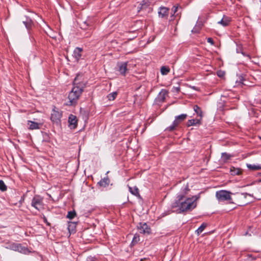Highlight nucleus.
<instances>
[{"mask_svg":"<svg viewBox=\"0 0 261 261\" xmlns=\"http://www.w3.org/2000/svg\"><path fill=\"white\" fill-rule=\"evenodd\" d=\"M129 190L130 192L132 194H133L136 196H139V190L136 187H129Z\"/></svg>","mask_w":261,"mask_h":261,"instance_id":"a211bd4d","label":"nucleus"},{"mask_svg":"<svg viewBox=\"0 0 261 261\" xmlns=\"http://www.w3.org/2000/svg\"><path fill=\"white\" fill-rule=\"evenodd\" d=\"M230 22V20L227 17H223V19L218 22V23L222 24L223 26H227Z\"/></svg>","mask_w":261,"mask_h":261,"instance_id":"aec40b11","label":"nucleus"},{"mask_svg":"<svg viewBox=\"0 0 261 261\" xmlns=\"http://www.w3.org/2000/svg\"><path fill=\"white\" fill-rule=\"evenodd\" d=\"M231 157V155L230 154H228L226 153H223L222 154L221 159L223 160V162H225L227 160H229Z\"/></svg>","mask_w":261,"mask_h":261,"instance_id":"b1692460","label":"nucleus"},{"mask_svg":"<svg viewBox=\"0 0 261 261\" xmlns=\"http://www.w3.org/2000/svg\"><path fill=\"white\" fill-rule=\"evenodd\" d=\"M247 166L249 169L253 170H257L261 169V165L247 164Z\"/></svg>","mask_w":261,"mask_h":261,"instance_id":"412c9836","label":"nucleus"},{"mask_svg":"<svg viewBox=\"0 0 261 261\" xmlns=\"http://www.w3.org/2000/svg\"><path fill=\"white\" fill-rule=\"evenodd\" d=\"M217 74L219 77L222 78L224 76L225 72L224 71L219 70L217 71Z\"/></svg>","mask_w":261,"mask_h":261,"instance_id":"7c9ffc66","label":"nucleus"},{"mask_svg":"<svg viewBox=\"0 0 261 261\" xmlns=\"http://www.w3.org/2000/svg\"><path fill=\"white\" fill-rule=\"evenodd\" d=\"M230 172L232 175H240L242 173V171L240 168H236L233 167L230 168Z\"/></svg>","mask_w":261,"mask_h":261,"instance_id":"f3484780","label":"nucleus"},{"mask_svg":"<svg viewBox=\"0 0 261 261\" xmlns=\"http://www.w3.org/2000/svg\"><path fill=\"white\" fill-rule=\"evenodd\" d=\"M260 174H261V173H260Z\"/></svg>","mask_w":261,"mask_h":261,"instance_id":"ea45409f","label":"nucleus"},{"mask_svg":"<svg viewBox=\"0 0 261 261\" xmlns=\"http://www.w3.org/2000/svg\"><path fill=\"white\" fill-rule=\"evenodd\" d=\"M206 224L205 223H203L196 230V232L198 235H199L200 233H201L204 228L206 227Z\"/></svg>","mask_w":261,"mask_h":261,"instance_id":"a878e982","label":"nucleus"},{"mask_svg":"<svg viewBox=\"0 0 261 261\" xmlns=\"http://www.w3.org/2000/svg\"><path fill=\"white\" fill-rule=\"evenodd\" d=\"M207 41L208 43H210L211 44H214V41L211 38H208L207 39Z\"/></svg>","mask_w":261,"mask_h":261,"instance_id":"72a5a7b5","label":"nucleus"},{"mask_svg":"<svg viewBox=\"0 0 261 261\" xmlns=\"http://www.w3.org/2000/svg\"><path fill=\"white\" fill-rule=\"evenodd\" d=\"M62 116V113L57 109H53L51 114L50 119L51 121L55 123L58 124L60 122V119Z\"/></svg>","mask_w":261,"mask_h":261,"instance_id":"39448f33","label":"nucleus"},{"mask_svg":"<svg viewBox=\"0 0 261 261\" xmlns=\"http://www.w3.org/2000/svg\"><path fill=\"white\" fill-rule=\"evenodd\" d=\"M140 240L139 236L138 234H135L133 238L132 244L134 245L137 243Z\"/></svg>","mask_w":261,"mask_h":261,"instance_id":"c85d7f7f","label":"nucleus"},{"mask_svg":"<svg viewBox=\"0 0 261 261\" xmlns=\"http://www.w3.org/2000/svg\"><path fill=\"white\" fill-rule=\"evenodd\" d=\"M138 229L139 230L140 233L145 234H149L151 232L150 228L145 223H139L138 225Z\"/></svg>","mask_w":261,"mask_h":261,"instance_id":"0eeeda50","label":"nucleus"},{"mask_svg":"<svg viewBox=\"0 0 261 261\" xmlns=\"http://www.w3.org/2000/svg\"><path fill=\"white\" fill-rule=\"evenodd\" d=\"M173 16V15H172L171 16V17L172 18Z\"/></svg>","mask_w":261,"mask_h":261,"instance_id":"58836bf2","label":"nucleus"},{"mask_svg":"<svg viewBox=\"0 0 261 261\" xmlns=\"http://www.w3.org/2000/svg\"><path fill=\"white\" fill-rule=\"evenodd\" d=\"M28 124L30 129H38L39 128V125H41L40 123H38L32 121H28Z\"/></svg>","mask_w":261,"mask_h":261,"instance_id":"2eb2a0df","label":"nucleus"},{"mask_svg":"<svg viewBox=\"0 0 261 261\" xmlns=\"http://www.w3.org/2000/svg\"><path fill=\"white\" fill-rule=\"evenodd\" d=\"M232 193L225 190H220L216 192V197L219 201L228 200L231 199Z\"/></svg>","mask_w":261,"mask_h":261,"instance_id":"20e7f679","label":"nucleus"},{"mask_svg":"<svg viewBox=\"0 0 261 261\" xmlns=\"http://www.w3.org/2000/svg\"><path fill=\"white\" fill-rule=\"evenodd\" d=\"M197 199V197L194 196L188 198H184L183 196H179L178 202H176L173 206L178 207L180 212L190 211L196 206Z\"/></svg>","mask_w":261,"mask_h":261,"instance_id":"f03ea898","label":"nucleus"},{"mask_svg":"<svg viewBox=\"0 0 261 261\" xmlns=\"http://www.w3.org/2000/svg\"><path fill=\"white\" fill-rule=\"evenodd\" d=\"M68 122L71 128H75L76 127L77 120L75 116L70 115L69 117Z\"/></svg>","mask_w":261,"mask_h":261,"instance_id":"9b49d317","label":"nucleus"},{"mask_svg":"<svg viewBox=\"0 0 261 261\" xmlns=\"http://www.w3.org/2000/svg\"><path fill=\"white\" fill-rule=\"evenodd\" d=\"M32 205L39 211L41 210L43 208L41 199L35 197L32 200Z\"/></svg>","mask_w":261,"mask_h":261,"instance_id":"6e6552de","label":"nucleus"},{"mask_svg":"<svg viewBox=\"0 0 261 261\" xmlns=\"http://www.w3.org/2000/svg\"><path fill=\"white\" fill-rule=\"evenodd\" d=\"M109 180L108 178L106 177V178H104L103 179L101 180L99 182V184L101 186L106 187L107 185H108L109 184Z\"/></svg>","mask_w":261,"mask_h":261,"instance_id":"4be33fe9","label":"nucleus"},{"mask_svg":"<svg viewBox=\"0 0 261 261\" xmlns=\"http://www.w3.org/2000/svg\"><path fill=\"white\" fill-rule=\"evenodd\" d=\"M75 212L74 211H70L68 213V215L67 216V217L70 219H72L75 216Z\"/></svg>","mask_w":261,"mask_h":261,"instance_id":"c756f323","label":"nucleus"},{"mask_svg":"<svg viewBox=\"0 0 261 261\" xmlns=\"http://www.w3.org/2000/svg\"><path fill=\"white\" fill-rule=\"evenodd\" d=\"M178 8V6L173 7L174 14H175L176 13V12L177 11Z\"/></svg>","mask_w":261,"mask_h":261,"instance_id":"c9c22d12","label":"nucleus"},{"mask_svg":"<svg viewBox=\"0 0 261 261\" xmlns=\"http://www.w3.org/2000/svg\"><path fill=\"white\" fill-rule=\"evenodd\" d=\"M117 95V93L116 92H114L109 94L108 96V98L110 100H113L116 98Z\"/></svg>","mask_w":261,"mask_h":261,"instance_id":"bb28decb","label":"nucleus"},{"mask_svg":"<svg viewBox=\"0 0 261 261\" xmlns=\"http://www.w3.org/2000/svg\"><path fill=\"white\" fill-rule=\"evenodd\" d=\"M168 94V92L166 90L163 89L161 91L158 95L157 97V100L159 102H163Z\"/></svg>","mask_w":261,"mask_h":261,"instance_id":"f8f14e48","label":"nucleus"},{"mask_svg":"<svg viewBox=\"0 0 261 261\" xmlns=\"http://www.w3.org/2000/svg\"><path fill=\"white\" fill-rule=\"evenodd\" d=\"M170 71V69L169 68L163 66L161 68V72L163 75H166Z\"/></svg>","mask_w":261,"mask_h":261,"instance_id":"393cba45","label":"nucleus"},{"mask_svg":"<svg viewBox=\"0 0 261 261\" xmlns=\"http://www.w3.org/2000/svg\"><path fill=\"white\" fill-rule=\"evenodd\" d=\"M17 251L24 254L27 253L29 252L27 248L24 247H22L21 245H17Z\"/></svg>","mask_w":261,"mask_h":261,"instance_id":"5701e85b","label":"nucleus"},{"mask_svg":"<svg viewBox=\"0 0 261 261\" xmlns=\"http://www.w3.org/2000/svg\"><path fill=\"white\" fill-rule=\"evenodd\" d=\"M7 190V187L5 185L4 182L1 180H0V190L2 191H5Z\"/></svg>","mask_w":261,"mask_h":261,"instance_id":"cd10ccee","label":"nucleus"},{"mask_svg":"<svg viewBox=\"0 0 261 261\" xmlns=\"http://www.w3.org/2000/svg\"><path fill=\"white\" fill-rule=\"evenodd\" d=\"M21 23L19 24V30L20 32L23 31V25L25 27V30H30L33 25V22L31 19L28 16H22L20 18Z\"/></svg>","mask_w":261,"mask_h":261,"instance_id":"7ed1b4c3","label":"nucleus"},{"mask_svg":"<svg viewBox=\"0 0 261 261\" xmlns=\"http://www.w3.org/2000/svg\"><path fill=\"white\" fill-rule=\"evenodd\" d=\"M169 9L166 7H160L158 12L159 17L161 18H167L169 14Z\"/></svg>","mask_w":261,"mask_h":261,"instance_id":"9d476101","label":"nucleus"},{"mask_svg":"<svg viewBox=\"0 0 261 261\" xmlns=\"http://www.w3.org/2000/svg\"><path fill=\"white\" fill-rule=\"evenodd\" d=\"M118 65L119 66V71L120 73L121 74L125 75L126 71L127 70V63L124 62L118 63Z\"/></svg>","mask_w":261,"mask_h":261,"instance_id":"ddd939ff","label":"nucleus"},{"mask_svg":"<svg viewBox=\"0 0 261 261\" xmlns=\"http://www.w3.org/2000/svg\"><path fill=\"white\" fill-rule=\"evenodd\" d=\"M75 227V224L73 222H70L69 223L68 225V229L69 232H70V229L72 228V231L74 230V228Z\"/></svg>","mask_w":261,"mask_h":261,"instance_id":"2f4dec72","label":"nucleus"},{"mask_svg":"<svg viewBox=\"0 0 261 261\" xmlns=\"http://www.w3.org/2000/svg\"><path fill=\"white\" fill-rule=\"evenodd\" d=\"M82 51V48L80 47H76L74 49L73 56L77 60H79L81 57Z\"/></svg>","mask_w":261,"mask_h":261,"instance_id":"4468645a","label":"nucleus"},{"mask_svg":"<svg viewBox=\"0 0 261 261\" xmlns=\"http://www.w3.org/2000/svg\"><path fill=\"white\" fill-rule=\"evenodd\" d=\"M82 76L77 75L75 78L73 87L68 94V101L66 102L67 105L72 106L75 104L82 94L86 86L85 83L82 80Z\"/></svg>","mask_w":261,"mask_h":261,"instance_id":"f257e3e1","label":"nucleus"},{"mask_svg":"<svg viewBox=\"0 0 261 261\" xmlns=\"http://www.w3.org/2000/svg\"><path fill=\"white\" fill-rule=\"evenodd\" d=\"M201 119H191L188 120L187 122V125L188 126L196 125V124H201Z\"/></svg>","mask_w":261,"mask_h":261,"instance_id":"dca6fc26","label":"nucleus"},{"mask_svg":"<svg viewBox=\"0 0 261 261\" xmlns=\"http://www.w3.org/2000/svg\"><path fill=\"white\" fill-rule=\"evenodd\" d=\"M186 114H181L177 116L175 118V119L174 120L172 125L169 127V130H173L175 128V127L177 126L181 121L184 120L186 118Z\"/></svg>","mask_w":261,"mask_h":261,"instance_id":"423d86ee","label":"nucleus"},{"mask_svg":"<svg viewBox=\"0 0 261 261\" xmlns=\"http://www.w3.org/2000/svg\"><path fill=\"white\" fill-rule=\"evenodd\" d=\"M23 200V199H21V200H20V203H21Z\"/></svg>","mask_w":261,"mask_h":261,"instance_id":"e433bc0d","label":"nucleus"},{"mask_svg":"<svg viewBox=\"0 0 261 261\" xmlns=\"http://www.w3.org/2000/svg\"><path fill=\"white\" fill-rule=\"evenodd\" d=\"M251 196L250 194L247 193H241L238 195V202L240 204H246L248 203V201L244 200L247 196Z\"/></svg>","mask_w":261,"mask_h":261,"instance_id":"1a4fd4ad","label":"nucleus"},{"mask_svg":"<svg viewBox=\"0 0 261 261\" xmlns=\"http://www.w3.org/2000/svg\"><path fill=\"white\" fill-rule=\"evenodd\" d=\"M259 182H261V179L258 180Z\"/></svg>","mask_w":261,"mask_h":261,"instance_id":"4c0bfd02","label":"nucleus"},{"mask_svg":"<svg viewBox=\"0 0 261 261\" xmlns=\"http://www.w3.org/2000/svg\"><path fill=\"white\" fill-rule=\"evenodd\" d=\"M193 109H194V111L197 114V115L198 116H200V119H201V118L203 116V114H202V112L200 108L198 106L195 105L194 106Z\"/></svg>","mask_w":261,"mask_h":261,"instance_id":"6ab92c4d","label":"nucleus"},{"mask_svg":"<svg viewBox=\"0 0 261 261\" xmlns=\"http://www.w3.org/2000/svg\"><path fill=\"white\" fill-rule=\"evenodd\" d=\"M173 91L175 92H178L179 91V87H174L173 88Z\"/></svg>","mask_w":261,"mask_h":261,"instance_id":"f704fd0d","label":"nucleus"},{"mask_svg":"<svg viewBox=\"0 0 261 261\" xmlns=\"http://www.w3.org/2000/svg\"><path fill=\"white\" fill-rule=\"evenodd\" d=\"M9 247L12 250H16V245H15V244H13L12 245V246L10 245L9 247L8 246L7 247V248H9Z\"/></svg>","mask_w":261,"mask_h":261,"instance_id":"473e14b6","label":"nucleus"}]
</instances>
